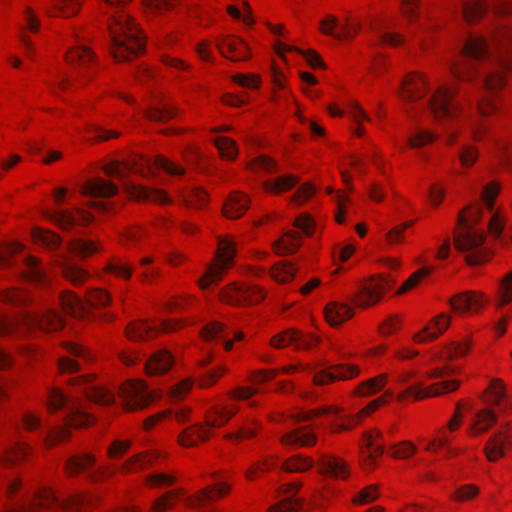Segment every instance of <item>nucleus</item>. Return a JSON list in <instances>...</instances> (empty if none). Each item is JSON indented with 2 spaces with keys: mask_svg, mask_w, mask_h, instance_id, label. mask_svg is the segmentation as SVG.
I'll use <instances>...</instances> for the list:
<instances>
[{
  "mask_svg": "<svg viewBox=\"0 0 512 512\" xmlns=\"http://www.w3.org/2000/svg\"><path fill=\"white\" fill-rule=\"evenodd\" d=\"M456 369L446 364L442 367H435L427 371L426 376L430 380H437L430 385H425L419 381L403 390L395 393L393 389H387L378 398L370 401L358 413L357 417L364 420L371 414L376 412L380 407L387 405L392 399L398 403H407L409 401H422L428 398H434L449 394L458 390L461 386V381L456 378H450L456 374Z\"/></svg>",
  "mask_w": 512,
  "mask_h": 512,
  "instance_id": "1",
  "label": "nucleus"
},
{
  "mask_svg": "<svg viewBox=\"0 0 512 512\" xmlns=\"http://www.w3.org/2000/svg\"><path fill=\"white\" fill-rule=\"evenodd\" d=\"M482 218V207L473 204L464 208L458 218L454 232V245L459 251L466 252L469 265H480L488 261L490 252L483 247L485 235L478 223Z\"/></svg>",
  "mask_w": 512,
  "mask_h": 512,
  "instance_id": "2",
  "label": "nucleus"
},
{
  "mask_svg": "<svg viewBox=\"0 0 512 512\" xmlns=\"http://www.w3.org/2000/svg\"><path fill=\"white\" fill-rule=\"evenodd\" d=\"M111 54L119 61H129L140 56L146 37L137 21L123 10L117 11L108 24Z\"/></svg>",
  "mask_w": 512,
  "mask_h": 512,
  "instance_id": "3",
  "label": "nucleus"
},
{
  "mask_svg": "<svg viewBox=\"0 0 512 512\" xmlns=\"http://www.w3.org/2000/svg\"><path fill=\"white\" fill-rule=\"evenodd\" d=\"M491 43L496 49L498 68L485 75L483 89L488 93L499 94L507 84L508 74H512L511 30L506 26H498L492 33Z\"/></svg>",
  "mask_w": 512,
  "mask_h": 512,
  "instance_id": "4",
  "label": "nucleus"
},
{
  "mask_svg": "<svg viewBox=\"0 0 512 512\" xmlns=\"http://www.w3.org/2000/svg\"><path fill=\"white\" fill-rule=\"evenodd\" d=\"M64 326L62 316L53 309H48L42 315L23 312L16 316H0V337L11 336L23 327L26 331L40 330L54 332Z\"/></svg>",
  "mask_w": 512,
  "mask_h": 512,
  "instance_id": "5",
  "label": "nucleus"
},
{
  "mask_svg": "<svg viewBox=\"0 0 512 512\" xmlns=\"http://www.w3.org/2000/svg\"><path fill=\"white\" fill-rule=\"evenodd\" d=\"M92 504V497L89 493H75L62 501H59L55 491L49 487L39 488L27 508L11 510L9 512H40L41 510L60 507L67 512H81Z\"/></svg>",
  "mask_w": 512,
  "mask_h": 512,
  "instance_id": "6",
  "label": "nucleus"
},
{
  "mask_svg": "<svg viewBox=\"0 0 512 512\" xmlns=\"http://www.w3.org/2000/svg\"><path fill=\"white\" fill-rule=\"evenodd\" d=\"M467 406L468 404L464 400H460L455 404L454 412L446 425L441 427L435 435L427 441L424 447L427 452L433 454L445 452L447 458L455 457L459 454L458 450L451 447L452 434L462 427Z\"/></svg>",
  "mask_w": 512,
  "mask_h": 512,
  "instance_id": "7",
  "label": "nucleus"
},
{
  "mask_svg": "<svg viewBox=\"0 0 512 512\" xmlns=\"http://www.w3.org/2000/svg\"><path fill=\"white\" fill-rule=\"evenodd\" d=\"M235 255L234 240L230 236L219 237L215 256L204 275L199 279V287L204 290L212 284L220 282L226 272L232 268Z\"/></svg>",
  "mask_w": 512,
  "mask_h": 512,
  "instance_id": "8",
  "label": "nucleus"
},
{
  "mask_svg": "<svg viewBox=\"0 0 512 512\" xmlns=\"http://www.w3.org/2000/svg\"><path fill=\"white\" fill-rule=\"evenodd\" d=\"M457 93L458 90L447 83L438 85L431 92L427 100V108L435 121L456 119L462 114L463 107L454 102Z\"/></svg>",
  "mask_w": 512,
  "mask_h": 512,
  "instance_id": "9",
  "label": "nucleus"
},
{
  "mask_svg": "<svg viewBox=\"0 0 512 512\" xmlns=\"http://www.w3.org/2000/svg\"><path fill=\"white\" fill-rule=\"evenodd\" d=\"M390 289V283L382 274L362 279L355 291L352 301L359 308H370L379 304Z\"/></svg>",
  "mask_w": 512,
  "mask_h": 512,
  "instance_id": "10",
  "label": "nucleus"
},
{
  "mask_svg": "<svg viewBox=\"0 0 512 512\" xmlns=\"http://www.w3.org/2000/svg\"><path fill=\"white\" fill-rule=\"evenodd\" d=\"M119 396L128 411L142 410L160 398L159 392L149 390L143 380H128L119 390Z\"/></svg>",
  "mask_w": 512,
  "mask_h": 512,
  "instance_id": "11",
  "label": "nucleus"
},
{
  "mask_svg": "<svg viewBox=\"0 0 512 512\" xmlns=\"http://www.w3.org/2000/svg\"><path fill=\"white\" fill-rule=\"evenodd\" d=\"M265 296L266 292L260 286L232 282L220 289L218 299L231 306H247L260 303Z\"/></svg>",
  "mask_w": 512,
  "mask_h": 512,
  "instance_id": "12",
  "label": "nucleus"
},
{
  "mask_svg": "<svg viewBox=\"0 0 512 512\" xmlns=\"http://www.w3.org/2000/svg\"><path fill=\"white\" fill-rule=\"evenodd\" d=\"M431 90V81L427 73L414 70L406 73L398 87V97L406 104H415L423 100Z\"/></svg>",
  "mask_w": 512,
  "mask_h": 512,
  "instance_id": "13",
  "label": "nucleus"
},
{
  "mask_svg": "<svg viewBox=\"0 0 512 512\" xmlns=\"http://www.w3.org/2000/svg\"><path fill=\"white\" fill-rule=\"evenodd\" d=\"M43 217L62 231H70L74 227H87L94 221L91 212L79 207L46 209L43 211Z\"/></svg>",
  "mask_w": 512,
  "mask_h": 512,
  "instance_id": "14",
  "label": "nucleus"
},
{
  "mask_svg": "<svg viewBox=\"0 0 512 512\" xmlns=\"http://www.w3.org/2000/svg\"><path fill=\"white\" fill-rule=\"evenodd\" d=\"M128 162H130V173L138 174L145 178L153 177L155 170H163L172 176H182L185 173V169L181 165L162 155L156 156L153 161L144 156H135L128 160Z\"/></svg>",
  "mask_w": 512,
  "mask_h": 512,
  "instance_id": "15",
  "label": "nucleus"
},
{
  "mask_svg": "<svg viewBox=\"0 0 512 512\" xmlns=\"http://www.w3.org/2000/svg\"><path fill=\"white\" fill-rule=\"evenodd\" d=\"M489 296L480 290H467L453 295L449 306L457 315H476L489 304Z\"/></svg>",
  "mask_w": 512,
  "mask_h": 512,
  "instance_id": "16",
  "label": "nucleus"
},
{
  "mask_svg": "<svg viewBox=\"0 0 512 512\" xmlns=\"http://www.w3.org/2000/svg\"><path fill=\"white\" fill-rule=\"evenodd\" d=\"M382 432L370 429L362 435L360 445V463L365 470H373L384 453Z\"/></svg>",
  "mask_w": 512,
  "mask_h": 512,
  "instance_id": "17",
  "label": "nucleus"
},
{
  "mask_svg": "<svg viewBox=\"0 0 512 512\" xmlns=\"http://www.w3.org/2000/svg\"><path fill=\"white\" fill-rule=\"evenodd\" d=\"M96 379L97 375L95 373H89L71 377L68 379L67 384L81 390L90 401L100 405L112 404L115 399L114 394L104 387L95 385Z\"/></svg>",
  "mask_w": 512,
  "mask_h": 512,
  "instance_id": "18",
  "label": "nucleus"
},
{
  "mask_svg": "<svg viewBox=\"0 0 512 512\" xmlns=\"http://www.w3.org/2000/svg\"><path fill=\"white\" fill-rule=\"evenodd\" d=\"M512 449V423H506L492 434L484 446V455L490 462H497Z\"/></svg>",
  "mask_w": 512,
  "mask_h": 512,
  "instance_id": "19",
  "label": "nucleus"
},
{
  "mask_svg": "<svg viewBox=\"0 0 512 512\" xmlns=\"http://www.w3.org/2000/svg\"><path fill=\"white\" fill-rule=\"evenodd\" d=\"M62 347L74 358L70 356H61L58 359L57 367L60 374H73L81 370V364L77 360L84 363H92L95 356L82 345L75 342H63Z\"/></svg>",
  "mask_w": 512,
  "mask_h": 512,
  "instance_id": "20",
  "label": "nucleus"
},
{
  "mask_svg": "<svg viewBox=\"0 0 512 512\" xmlns=\"http://www.w3.org/2000/svg\"><path fill=\"white\" fill-rule=\"evenodd\" d=\"M34 453L33 447L24 440H14L7 443L0 451V466L14 469L28 462Z\"/></svg>",
  "mask_w": 512,
  "mask_h": 512,
  "instance_id": "21",
  "label": "nucleus"
},
{
  "mask_svg": "<svg viewBox=\"0 0 512 512\" xmlns=\"http://www.w3.org/2000/svg\"><path fill=\"white\" fill-rule=\"evenodd\" d=\"M452 315L441 312L433 316L420 330L412 335L415 344H427L439 339L450 327Z\"/></svg>",
  "mask_w": 512,
  "mask_h": 512,
  "instance_id": "22",
  "label": "nucleus"
},
{
  "mask_svg": "<svg viewBox=\"0 0 512 512\" xmlns=\"http://www.w3.org/2000/svg\"><path fill=\"white\" fill-rule=\"evenodd\" d=\"M319 475L333 480L346 481L351 475L349 463L333 454H321L317 460Z\"/></svg>",
  "mask_w": 512,
  "mask_h": 512,
  "instance_id": "23",
  "label": "nucleus"
},
{
  "mask_svg": "<svg viewBox=\"0 0 512 512\" xmlns=\"http://www.w3.org/2000/svg\"><path fill=\"white\" fill-rule=\"evenodd\" d=\"M232 485L227 482H217L208 485L193 495H189L185 499V506L188 508H202L206 504L213 503L230 494Z\"/></svg>",
  "mask_w": 512,
  "mask_h": 512,
  "instance_id": "24",
  "label": "nucleus"
},
{
  "mask_svg": "<svg viewBox=\"0 0 512 512\" xmlns=\"http://www.w3.org/2000/svg\"><path fill=\"white\" fill-rule=\"evenodd\" d=\"M361 369L355 364H341L318 370L314 373L313 384L329 385L335 381L350 380L360 375Z\"/></svg>",
  "mask_w": 512,
  "mask_h": 512,
  "instance_id": "25",
  "label": "nucleus"
},
{
  "mask_svg": "<svg viewBox=\"0 0 512 512\" xmlns=\"http://www.w3.org/2000/svg\"><path fill=\"white\" fill-rule=\"evenodd\" d=\"M239 411V406L229 402H218L212 404L205 412L204 423L214 430L224 427Z\"/></svg>",
  "mask_w": 512,
  "mask_h": 512,
  "instance_id": "26",
  "label": "nucleus"
},
{
  "mask_svg": "<svg viewBox=\"0 0 512 512\" xmlns=\"http://www.w3.org/2000/svg\"><path fill=\"white\" fill-rule=\"evenodd\" d=\"M219 53L232 61H247L251 58L249 45L239 36L225 35L216 42Z\"/></svg>",
  "mask_w": 512,
  "mask_h": 512,
  "instance_id": "27",
  "label": "nucleus"
},
{
  "mask_svg": "<svg viewBox=\"0 0 512 512\" xmlns=\"http://www.w3.org/2000/svg\"><path fill=\"white\" fill-rule=\"evenodd\" d=\"M125 191L131 199L137 202L154 203L159 205L172 203V198L163 189L128 183L125 185Z\"/></svg>",
  "mask_w": 512,
  "mask_h": 512,
  "instance_id": "28",
  "label": "nucleus"
},
{
  "mask_svg": "<svg viewBox=\"0 0 512 512\" xmlns=\"http://www.w3.org/2000/svg\"><path fill=\"white\" fill-rule=\"evenodd\" d=\"M497 422V415L490 407L477 410L469 420L466 434L471 438L479 437L490 430Z\"/></svg>",
  "mask_w": 512,
  "mask_h": 512,
  "instance_id": "29",
  "label": "nucleus"
},
{
  "mask_svg": "<svg viewBox=\"0 0 512 512\" xmlns=\"http://www.w3.org/2000/svg\"><path fill=\"white\" fill-rule=\"evenodd\" d=\"M212 436L211 429L204 422H198L183 429L178 435L177 443L183 448H193Z\"/></svg>",
  "mask_w": 512,
  "mask_h": 512,
  "instance_id": "30",
  "label": "nucleus"
},
{
  "mask_svg": "<svg viewBox=\"0 0 512 512\" xmlns=\"http://www.w3.org/2000/svg\"><path fill=\"white\" fill-rule=\"evenodd\" d=\"M64 60L75 68L90 69L96 63V55L89 46L75 44L65 52Z\"/></svg>",
  "mask_w": 512,
  "mask_h": 512,
  "instance_id": "31",
  "label": "nucleus"
},
{
  "mask_svg": "<svg viewBox=\"0 0 512 512\" xmlns=\"http://www.w3.org/2000/svg\"><path fill=\"white\" fill-rule=\"evenodd\" d=\"M54 264L61 270L63 278L76 287L83 285L90 278L88 270L78 264L68 262L65 255H58Z\"/></svg>",
  "mask_w": 512,
  "mask_h": 512,
  "instance_id": "32",
  "label": "nucleus"
},
{
  "mask_svg": "<svg viewBox=\"0 0 512 512\" xmlns=\"http://www.w3.org/2000/svg\"><path fill=\"white\" fill-rule=\"evenodd\" d=\"M81 0H47L45 12L50 17L69 19L79 14Z\"/></svg>",
  "mask_w": 512,
  "mask_h": 512,
  "instance_id": "33",
  "label": "nucleus"
},
{
  "mask_svg": "<svg viewBox=\"0 0 512 512\" xmlns=\"http://www.w3.org/2000/svg\"><path fill=\"white\" fill-rule=\"evenodd\" d=\"M59 305L62 311L71 317L84 319L88 315L82 298L74 291H62L59 295Z\"/></svg>",
  "mask_w": 512,
  "mask_h": 512,
  "instance_id": "34",
  "label": "nucleus"
},
{
  "mask_svg": "<svg viewBox=\"0 0 512 512\" xmlns=\"http://www.w3.org/2000/svg\"><path fill=\"white\" fill-rule=\"evenodd\" d=\"M249 207L250 199L248 195L240 191H234L227 197L222 212L229 219H238L246 213Z\"/></svg>",
  "mask_w": 512,
  "mask_h": 512,
  "instance_id": "35",
  "label": "nucleus"
},
{
  "mask_svg": "<svg viewBox=\"0 0 512 512\" xmlns=\"http://www.w3.org/2000/svg\"><path fill=\"white\" fill-rule=\"evenodd\" d=\"M448 70L455 80L463 83L474 82L478 78L479 74L477 64L459 58L450 61Z\"/></svg>",
  "mask_w": 512,
  "mask_h": 512,
  "instance_id": "36",
  "label": "nucleus"
},
{
  "mask_svg": "<svg viewBox=\"0 0 512 512\" xmlns=\"http://www.w3.org/2000/svg\"><path fill=\"white\" fill-rule=\"evenodd\" d=\"M125 336L134 342L148 341L158 336V330L156 325L146 320L138 319L127 324Z\"/></svg>",
  "mask_w": 512,
  "mask_h": 512,
  "instance_id": "37",
  "label": "nucleus"
},
{
  "mask_svg": "<svg viewBox=\"0 0 512 512\" xmlns=\"http://www.w3.org/2000/svg\"><path fill=\"white\" fill-rule=\"evenodd\" d=\"M68 251L79 259L85 260L103 251L100 240L73 238L68 244Z\"/></svg>",
  "mask_w": 512,
  "mask_h": 512,
  "instance_id": "38",
  "label": "nucleus"
},
{
  "mask_svg": "<svg viewBox=\"0 0 512 512\" xmlns=\"http://www.w3.org/2000/svg\"><path fill=\"white\" fill-rule=\"evenodd\" d=\"M461 54L464 57L482 60L489 56L490 45L484 36L470 34L464 42Z\"/></svg>",
  "mask_w": 512,
  "mask_h": 512,
  "instance_id": "39",
  "label": "nucleus"
},
{
  "mask_svg": "<svg viewBox=\"0 0 512 512\" xmlns=\"http://www.w3.org/2000/svg\"><path fill=\"white\" fill-rule=\"evenodd\" d=\"M280 442L284 446L311 447L317 442V436L310 427H300L285 433Z\"/></svg>",
  "mask_w": 512,
  "mask_h": 512,
  "instance_id": "40",
  "label": "nucleus"
},
{
  "mask_svg": "<svg viewBox=\"0 0 512 512\" xmlns=\"http://www.w3.org/2000/svg\"><path fill=\"white\" fill-rule=\"evenodd\" d=\"M81 193L85 196L110 198L118 193V187L109 180L95 177L82 185Z\"/></svg>",
  "mask_w": 512,
  "mask_h": 512,
  "instance_id": "41",
  "label": "nucleus"
},
{
  "mask_svg": "<svg viewBox=\"0 0 512 512\" xmlns=\"http://www.w3.org/2000/svg\"><path fill=\"white\" fill-rule=\"evenodd\" d=\"M439 139V134L429 127H416L407 136L406 144L409 149L420 150L431 146Z\"/></svg>",
  "mask_w": 512,
  "mask_h": 512,
  "instance_id": "42",
  "label": "nucleus"
},
{
  "mask_svg": "<svg viewBox=\"0 0 512 512\" xmlns=\"http://www.w3.org/2000/svg\"><path fill=\"white\" fill-rule=\"evenodd\" d=\"M174 358L168 350L153 353L145 363V371L149 376L167 373L173 366Z\"/></svg>",
  "mask_w": 512,
  "mask_h": 512,
  "instance_id": "43",
  "label": "nucleus"
},
{
  "mask_svg": "<svg viewBox=\"0 0 512 512\" xmlns=\"http://www.w3.org/2000/svg\"><path fill=\"white\" fill-rule=\"evenodd\" d=\"M354 310L348 304L330 302L324 308V316L326 322L332 327H338L351 319Z\"/></svg>",
  "mask_w": 512,
  "mask_h": 512,
  "instance_id": "44",
  "label": "nucleus"
},
{
  "mask_svg": "<svg viewBox=\"0 0 512 512\" xmlns=\"http://www.w3.org/2000/svg\"><path fill=\"white\" fill-rule=\"evenodd\" d=\"M24 269L21 272V278L25 281L35 284H45L48 276L45 269L41 265L40 258L27 255L23 260Z\"/></svg>",
  "mask_w": 512,
  "mask_h": 512,
  "instance_id": "45",
  "label": "nucleus"
},
{
  "mask_svg": "<svg viewBox=\"0 0 512 512\" xmlns=\"http://www.w3.org/2000/svg\"><path fill=\"white\" fill-rule=\"evenodd\" d=\"M95 417L87 412L81 405L72 404L70 411L64 418L65 426L71 429L88 428L95 424Z\"/></svg>",
  "mask_w": 512,
  "mask_h": 512,
  "instance_id": "46",
  "label": "nucleus"
},
{
  "mask_svg": "<svg viewBox=\"0 0 512 512\" xmlns=\"http://www.w3.org/2000/svg\"><path fill=\"white\" fill-rule=\"evenodd\" d=\"M187 496L186 490L183 488L169 490L155 499L150 506L149 512H166L173 509L181 500L185 502Z\"/></svg>",
  "mask_w": 512,
  "mask_h": 512,
  "instance_id": "47",
  "label": "nucleus"
},
{
  "mask_svg": "<svg viewBox=\"0 0 512 512\" xmlns=\"http://www.w3.org/2000/svg\"><path fill=\"white\" fill-rule=\"evenodd\" d=\"M390 374L380 373L361 382L354 390V394L359 397H368L380 392L388 384Z\"/></svg>",
  "mask_w": 512,
  "mask_h": 512,
  "instance_id": "48",
  "label": "nucleus"
},
{
  "mask_svg": "<svg viewBox=\"0 0 512 512\" xmlns=\"http://www.w3.org/2000/svg\"><path fill=\"white\" fill-rule=\"evenodd\" d=\"M31 239L34 244L49 250L58 249L62 243L61 236L50 229L35 226L31 229Z\"/></svg>",
  "mask_w": 512,
  "mask_h": 512,
  "instance_id": "49",
  "label": "nucleus"
},
{
  "mask_svg": "<svg viewBox=\"0 0 512 512\" xmlns=\"http://www.w3.org/2000/svg\"><path fill=\"white\" fill-rule=\"evenodd\" d=\"M299 182V177L293 174H284L263 182L265 192L278 195L291 190Z\"/></svg>",
  "mask_w": 512,
  "mask_h": 512,
  "instance_id": "50",
  "label": "nucleus"
},
{
  "mask_svg": "<svg viewBox=\"0 0 512 512\" xmlns=\"http://www.w3.org/2000/svg\"><path fill=\"white\" fill-rule=\"evenodd\" d=\"M492 215L488 222V234L494 240L499 241L502 246H507L512 243V238H507L502 235L503 229L506 225V216L500 209L491 211Z\"/></svg>",
  "mask_w": 512,
  "mask_h": 512,
  "instance_id": "51",
  "label": "nucleus"
},
{
  "mask_svg": "<svg viewBox=\"0 0 512 512\" xmlns=\"http://www.w3.org/2000/svg\"><path fill=\"white\" fill-rule=\"evenodd\" d=\"M488 10L485 0H465L462 4V17L470 25L477 24Z\"/></svg>",
  "mask_w": 512,
  "mask_h": 512,
  "instance_id": "52",
  "label": "nucleus"
},
{
  "mask_svg": "<svg viewBox=\"0 0 512 512\" xmlns=\"http://www.w3.org/2000/svg\"><path fill=\"white\" fill-rule=\"evenodd\" d=\"M302 244V237L296 231H288L273 243V250L278 255L295 253Z\"/></svg>",
  "mask_w": 512,
  "mask_h": 512,
  "instance_id": "53",
  "label": "nucleus"
},
{
  "mask_svg": "<svg viewBox=\"0 0 512 512\" xmlns=\"http://www.w3.org/2000/svg\"><path fill=\"white\" fill-rule=\"evenodd\" d=\"M96 463V456L86 452L71 456L66 464L65 471L70 476H76L88 470Z\"/></svg>",
  "mask_w": 512,
  "mask_h": 512,
  "instance_id": "54",
  "label": "nucleus"
},
{
  "mask_svg": "<svg viewBox=\"0 0 512 512\" xmlns=\"http://www.w3.org/2000/svg\"><path fill=\"white\" fill-rule=\"evenodd\" d=\"M494 303L497 309L512 304V270L499 279L494 295Z\"/></svg>",
  "mask_w": 512,
  "mask_h": 512,
  "instance_id": "55",
  "label": "nucleus"
},
{
  "mask_svg": "<svg viewBox=\"0 0 512 512\" xmlns=\"http://www.w3.org/2000/svg\"><path fill=\"white\" fill-rule=\"evenodd\" d=\"M502 106V97L500 94L485 92L477 101L476 109L482 117H492L496 115Z\"/></svg>",
  "mask_w": 512,
  "mask_h": 512,
  "instance_id": "56",
  "label": "nucleus"
},
{
  "mask_svg": "<svg viewBox=\"0 0 512 512\" xmlns=\"http://www.w3.org/2000/svg\"><path fill=\"white\" fill-rule=\"evenodd\" d=\"M315 465V460L303 454H294L285 459L281 464V469L286 473H305L310 471Z\"/></svg>",
  "mask_w": 512,
  "mask_h": 512,
  "instance_id": "57",
  "label": "nucleus"
},
{
  "mask_svg": "<svg viewBox=\"0 0 512 512\" xmlns=\"http://www.w3.org/2000/svg\"><path fill=\"white\" fill-rule=\"evenodd\" d=\"M151 461L152 455L149 452H140L126 459L120 465L119 472L124 475L137 473L146 469L150 465Z\"/></svg>",
  "mask_w": 512,
  "mask_h": 512,
  "instance_id": "58",
  "label": "nucleus"
},
{
  "mask_svg": "<svg viewBox=\"0 0 512 512\" xmlns=\"http://www.w3.org/2000/svg\"><path fill=\"white\" fill-rule=\"evenodd\" d=\"M505 385L500 379H493L485 391L481 395L484 404L491 406H498L505 399Z\"/></svg>",
  "mask_w": 512,
  "mask_h": 512,
  "instance_id": "59",
  "label": "nucleus"
},
{
  "mask_svg": "<svg viewBox=\"0 0 512 512\" xmlns=\"http://www.w3.org/2000/svg\"><path fill=\"white\" fill-rule=\"evenodd\" d=\"M473 346V340L470 336L464 337L460 341H452L443 347V356L451 361L466 356Z\"/></svg>",
  "mask_w": 512,
  "mask_h": 512,
  "instance_id": "60",
  "label": "nucleus"
},
{
  "mask_svg": "<svg viewBox=\"0 0 512 512\" xmlns=\"http://www.w3.org/2000/svg\"><path fill=\"white\" fill-rule=\"evenodd\" d=\"M181 197L186 207L195 210L204 209L209 203V195L202 187H193L183 192Z\"/></svg>",
  "mask_w": 512,
  "mask_h": 512,
  "instance_id": "61",
  "label": "nucleus"
},
{
  "mask_svg": "<svg viewBox=\"0 0 512 512\" xmlns=\"http://www.w3.org/2000/svg\"><path fill=\"white\" fill-rule=\"evenodd\" d=\"M0 300L13 306H26L32 303V296L27 289L12 287L0 293Z\"/></svg>",
  "mask_w": 512,
  "mask_h": 512,
  "instance_id": "62",
  "label": "nucleus"
},
{
  "mask_svg": "<svg viewBox=\"0 0 512 512\" xmlns=\"http://www.w3.org/2000/svg\"><path fill=\"white\" fill-rule=\"evenodd\" d=\"M296 272L297 268L293 263L278 261L271 267L270 276L277 283L284 284L292 281Z\"/></svg>",
  "mask_w": 512,
  "mask_h": 512,
  "instance_id": "63",
  "label": "nucleus"
},
{
  "mask_svg": "<svg viewBox=\"0 0 512 512\" xmlns=\"http://www.w3.org/2000/svg\"><path fill=\"white\" fill-rule=\"evenodd\" d=\"M104 272L112 274L121 280L128 281L132 277L133 267L131 264L123 261L121 258L113 257L105 265Z\"/></svg>",
  "mask_w": 512,
  "mask_h": 512,
  "instance_id": "64",
  "label": "nucleus"
}]
</instances>
